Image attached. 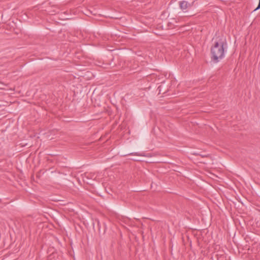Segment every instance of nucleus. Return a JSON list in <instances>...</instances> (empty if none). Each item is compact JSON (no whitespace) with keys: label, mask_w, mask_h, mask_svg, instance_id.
I'll use <instances>...</instances> for the list:
<instances>
[{"label":"nucleus","mask_w":260,"mask_h":260,"mask_svg":"<svg viewBox=\"0 0 260 260\" xmlns=\"http://www.w3.org/2000/svg\"><path fill=\"white\" fill-rule=\"evenodd\" d=\"M129 155H141V156L143 155L142 154H139L138 153H131L129 154Z\"/></svg>","instance_id":"nucleus-3"},{"label":"nucleus","mask_w":260,"mask_h":260,"mask_svg":"<svg viewBox=\"0 0 260 260\" xmlns=\"http://www.w3.org/2000/svg\"><path fill=\"white\" fill-rule=\"evenodd\" d=\"M227 47V43L225 40L219 39L214 42L211 48V60L215 63L219 61L224 56L225 49Z\"/></svg>","instance_id":"nucleus-1"},{"label":"nucleus","mask_w":260,"mask_h":260,"mask_svg":"<svg viewBox=\"0 0 260 260\" xmlns=\"http://www.w3.org/2000/svg\"><path fill=\"white\" fill-rule=\"evenodd\" d=\"M192 5L193 3L190 4L185 1H180L179 2L180 8L184 12H186L187 9L191 8Z\"/></svg>","instance_id":"nucleus-2"},{"label":"nucleus","mask_w":260,"mask_h":260,"mask_svg":"<svg viewBox=\"0 0 260 260\" xmlns=\"http://www.w3.org/2000/svg\"><path fill=\"white\" fill-rule=\"evenodd\" d=\"M259 9H260V0H259V3L257 7L254 10V11H256Z\"/></svg>","instance_id":"nucleus-4"}]
</instances>
